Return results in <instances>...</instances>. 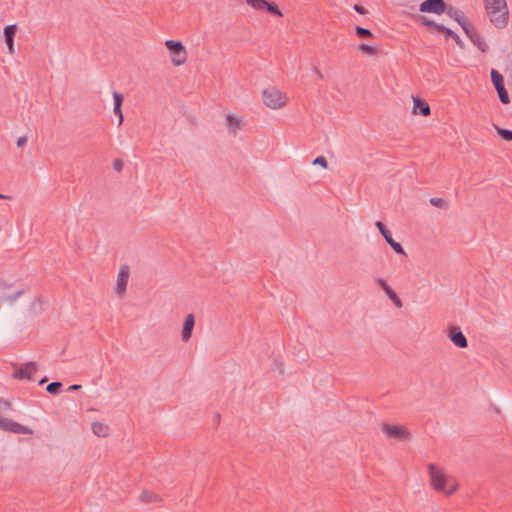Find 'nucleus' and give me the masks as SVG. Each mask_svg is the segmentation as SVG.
<instances>
[{
  "label": "nucleus",
  "mask_w": 512,
  "mask_h": 512,
  "mask_svg": "<svg viewBox=\"0 0 512 512\" xmlns=\"http://www.w3.org/2000/svg\"><path fill=\"white\" fill-rule=\"evenodd\" d=\"M427 467L431 486L434 490L446 495H452L457 491L458 484L452 478H449L442 468L434 463H429Z\"/></svg>",
  "instance_id": "f257e3e1"
},
{
  "label": "nucleus",
  "mask_w": 512,
  "mask_h": 512,
  "mask_svg": "<svg viewBox=\"0 0 512 512\" xmlns=\"http://www.w3.org/2000/svg\"><path fill=\"white\" fill-rule=\"evenodd\" d=\"M264 104L271 109H278L285 105L286 96L275 87H269L262 92Z\"/></svg>",
  "instance_id": "f03ea898"
},
{
  "label": "nucleus",
  "mask_w": 512,
  "mask_h": 512,
  "mask_svg": "<svg viewBox=\"0 0 512 512\" xmlns=\"http://www.w3.org/2000/svg\"><path fill=\"white\" fill-rule=\"evenodd\" d=\"M165 45L170 53L171 61L175 66H180L185 63L187 52L182 42L167 40Z\"/></svg>",
  "instance_id": "7ed1b4c3"
},
{
  "label": "nucleus",
  "mask_w": 512,
  "mask_h": 512,
  "mask_svg": "<svg viewBox=\"0 0 512 512\" xmlns=\"http://www.w3.org/2000/svg\"><path fill=\"white\" fill-rule=\"evenodd\" d=\"M491 81L498 93L499 100L502 104H509L510 97L505 88L504 77L503 75L496 69H491L490 72Z\"/></svg>",
  "instance_id": "20e7f679"
},
{
  "label": "nucleus",
  "mask_w": 512,
  "mask_h": 512,
  "mask_svg": "<svg viewBox=\"0 0 512 512\" xmlns=\"http://www.w3.org/2000/svg\"><path fill=\"white\" fill-rule=\"evenodd\" d=\"M0 430L11 432L14 434H26L32 435L33 430L27 426H24L12 419L4 418L0 416Z\"/></svg>",
  "instance_id": "39448f33"
},
{
  "label": "nucleus",
  "mask_w": 512,
  "mask_h": 512,
  "mask_svg": "<svg viewBox=\"0 0 512 512\" xmlns=\"http://www.w3.org/2000/svg\"><path fill=\"white\" fill-rule=\"evenodd\" d=\"M382 431L387 437L392 439L408 440L411 437L410 431L400 425H391L388 423H383Z\"/></svg>",
  "instance_id": "423d86ee"
},
{
  "label": "nucleus",
  "mask_w": 512,
  "mask_h": 512,
  "mask_svg": "<svg viewBox=\"0 0 512 512\" xmlns=\"http://www.w3.org/2000/svg\"><path fill=\"white\" fill-rule=\"evenodd\" d=\"M462 30L470 41L475 45L481 52L485 53L488 50V45L485 40L479 35L472 23L462 25Z\"/></svg>",
  "instance_id": "0eeeda50"
},
{
  "label": "nucleus",
  "mask_w": 512,
  "mask_h": 512,
  "mask_svg": "<svg viewBox=\"0 0 512 512\" xmlns=\"http://www.w3.org/2000/svg\"><path fill=\"white\" fill-rule=\"evenodd\" d=\"M375 226L377 227L380 234L383 236L385 241L389 244V246L393 249L395 253L405 255V250L403 246L393 239L391 231L386 227V225L383 222L376 221Z\"/></svg>",
  "instance_id": "6e6552de"
},
{
  "label": "nucleus",
  "mask_w": 512,
  "mask_h": 512,
  "mask_svg": "<svg viewBox=\"0 0 512 512\" xmlns=\"http://www.w3.org/2000/svg\"><path fill=\"white\" fill-rule=\"evenodd\" d=\"M445 10H447V4L444 0H424L419 5V11L422 13L441 15Z\"/></svg>",
  "instance_id": "1a4fd4ad"
},
{
  "label": "nucleus",
  "mask_w": 512,
  "mask_h": 512,
  "mask_svg": "<svg viewBox=\"0 0 512 512\" xmlns=\"http://www.w3.org/2000/svg\"><path fill=\"white\" fill-rule=\"evenodd\" d=\"M37 371L36 362H27L25 364L15 366L13 377L15 379L32 380V375Z\"/></svg>",
  "instance_id": "9d476101"
},
{
  "label": "nucleus",
  "mask_w": 512,
  "mask_h": 512,
  "mask_svg": "<svg viewBox=\"0 0 512 512\" xmlns=\"http://www.w3.org/2000/svg\"><path fill=\"white\" fill-rule=\"evenodd\" d=\"M448 337L458 348H466L468 346V340L458 326H451L448 329Z\"/></svg>",
  "instance_id": "9b49d317"
},
{
  "label": "nucleus",
  "mask_w": 512,
  "mask_h": 512,
  "mask_svg": "<svg viewBox=\"0 0 512 512\" xmlns=\"http://www.w3.org/2000/svg\"><path fill=\"white\" fill-rule=\"evenodd\" d=\"M376 283L384 291L386 296L395 304L396 307L401 308L403 306L401 299L385 279L377 278Z\"/></svg>",
  "instance_id": "f8f14e48"
},
{
  "label": "nucleus",
  "mask_w": 512,
  "mask_h": 512,
  "mask_svg": "<svg viewBox=\"0 0 512 512\" xmlns=\"http://www.w3.org/2000/svg\"><path fill=\"white\" fill-rule=\"evenodd\" d=\"M129 279V267L127 265H123L120 268V271L118 273L117 282H116V293L118 295H122L127 288Z\"/></svg>",
  "instance_id": "ddd939ff"
},
{
  "label": "nucleus",
  "mask_w": 512,
  "mask_h": 512,
  "mask_svg": "<svg viewBox=\"0 0 512 512\" xmlns=\"http://www.w3.org/2000/svg\"><path fill=\"white\" fill-rule=\"evenodd\" d=\"M412 98L414 103L412 113L415 115L429 116L431 113L429 104L420 97L412 96Z\"/></svg>",
  "instance_id": "4468645a"
},
{
  "label": "nucleus",
  "mask_w": 512,
  "mask_h": 512,
  "mask_svg": "<svg viewBox=\"0 0 512 512\" xmlns=\"http://www.w3.org/2000/svg\"><path fill=\"white\" fill-rule=\"evenodd\" d=\"M195 326V317L193 314H187L183 322V328L181 332V338L184 342H187L191 336Z\"/></svg>",
  "instance_id": "2eb2a0df"
},
{
  "label": "nucleus",
  "mask_w": 512,
  "mask_h": 512,
  "mask_svg": "<svg viewBox=\"0 0 512 512\" xmlns=\"http://www.w3.org/2000/svg\"><path fill=\"white\" fill-rule=\"evenodd\" d=\"M490 16V22L498 29H503L508 24V9H504L498 14H488Z\"/></svg>",
  "instance_id": "dca6fc26"
},
{
  "label": "nucleus",
  "mask_w": 512,
  "mask_h": 512,
  "mask_svg": "<svg viewBox=\"0 0 512 512\" xmlns=\"http://www.w3.org/2000/svg\"><path fill=\"white\" fill-rule=\"evenodd\" d=\"M445 13L455 20L461 27L462 25L470 24L471 22L464 16L463 12L457 9L454 6L447 5V10Z\"/></svg>",
  "instance_id": "f3484780"
},
{
  "label": "nucleus",
  "mask_w": 512,
  "mask_h": 512,
  "mask_svg": "<svg viewBox=\"0 0 512 512\" xmlns=\"http://www.w3.org/2000/svg\"><path fill=\"white\" fill-rule=\"evenodd\" d=\"M17 32V25L10 24L4 28L5 43L10 53L14 52V38Z\"/></svg>",
  "instance_id": "a211bd4d"
},
{
  "label": "nucleus",
  "mask_w": 512,
  "mask_h": 512,
  "mask_svg": "<svg viewBox=\"0 0 512 512\" xmlns=\"http://www.w3.org/2000/svg\"><path fill=\"white\" fill-rule=\"evenodd\" d=\"M485 8L488 14H498L507 8L506 0H485Z\"/></svg>",
  "instance_id": "6ab92c4d"
},
{
  "label": "nucleus",
  "mask_w": 512,
  "mask_h": 512,
  "mask_svg": "<svg viewBox=\"0 0 512 512\" xmlns=\"http://www.w3.org/2000/svg\"><path fill=\"white\" fill-rule=\"evenodd\" d=\"M113 100H114L113 111H114L115 115L118 116V118H119L118 125L120 126L124 121V117H123V113H122V104L124 101V96H123V94H121L117 91H114L113 92Z\"/></svg>",
  "instance_id": "aec40b11"
},
{
  "label": "nucleus",
  "mask_w": 512,
  "mask_h": 512,
  "mask_svg": "<svg viewBox=\"0 0 512 512\" xmlns=\"http://www.w3.org/2000/svg\"><path fill=\"white\" fill-rule=\"evenodd\" d=\"M415 19L421 25L428 27V28H432L441 33L444 31V29L446 27L443 24H438V23L434 22L433 20L429 19L428 17H426L424 15H417V16H415Z\"/></svg>",
  "instance_id": "412c9836"
},
{
  "label": "nucleus",
  "mask_w": 512,
  "mask_h": 512,
  "mask_svg": "<svg viewBox=\"0 0 512 512\" xmlns=\"http://www.w3.org/2000/svg\"><path fill=\"white\" fill-rule=\"evenodd\" d=\"M109 426L106 424H103L101 422H93L92 423V431L95 435L99 437H106L109 434Z\"/></svg>",
  "instance_id": "4be33fe9"
},
{
  "label": "nucleus",
  "mask_w": 512,
  "mask_h": 512,
  "mask_svg": "<svg viewBox=\"0 0 512 512\" xmlns=\"http://www.w3.org/2000/svg\"><path fill=\"white\" fill-rule=\"evenodd\" d=\"M444 34V37L445 39H452L455 41L456 45L461 48V49H464L465 47V44L464 42L462 41V39L460 38V36L455 33L453 30H451L450 28L448 27H445L444 31L442 32Z\"/></svg>",
  "instance_id": "5701e85b"
},
{
  "label": "nucleus",
  "mask_w": 512,
  "mask_h": 512,
  "mask_svg": "<svg viewBox=\"0 0 512 512\" xmlns=\"http://www.w3.org/2000/svg\"><path fill=\"white\" fill-rule=\"evenodd\" d=\"M227 126L231 131H236L241 128V117L228 114L226 116Z\"/></svg>",
  "instance_id": "b1692460"
},
{
  "label": "nucleus",
  "mask_w": 512,
  "mask_h": 512,
  "mask_svg": "<svg viewBox=\"0 0 512 512\" xmlns=\"http://www.w3.org/2000/svg\"><path fill=\"white\" fill-rule=\"evenodd\" d=\"M263 11H265L271 15L277 16V17L282 16L281 10L279 9L278 5L274 2L267 1V3L265 4V6L263 8Z\"/></svg>",
  "instance_id": "393cba45"
},
{
  "label": "nucleus",
  "mask_w": 512,
  "mask_h": 512,
  "mask_svg": "<svg viewBox=\"0 0 512 512\" xmlns=\"http://www.w3.org/2000/svg\"><path fill=\"white\" fill-rule=\"evenodd\" d=\"M358 49L360 52H362L365 55L374 56L378 53V48L372 45H368L365 43H361L358 46Z\"/></svg>",
  "instance_id": "a878e982"
},
{
  "label": "nucleus",
  "mask_w": 512,
  "mask_h": 512,
  "mask_svg": "<svg viewBox=\"0 0 512 512\" xmlns=\"http://www.w3.org/2000/svg\"><path fill=\"white\" fill-rule=\"evenodd\" d=\"M62 386H63L62 382L54 381V382L49 383L46 386V391L49 394L58 395L61 392Z\"/></svg>",
  "instance_id": "bb28decb"
},
{
  "label": "nucleus",
  "mask_w": 512,
  "mask_h": 512,
  "mask_svg": "<svg viewBox=\"0 0 512 512\" xmlns=\"http://www.w3.org/2000/svg\"><path fill=\"white\" fill-rule=\"evenodd\" d=\"M497 131V134L505 141H512V130L501 128L497 125H494Z\"/></svg>",
  "instance_id": "cd10ccee"
},
{
  "label": "nucleus",
  "mask_w": 512,
  "mask_h": 512,
  "mask_svg": "<svg viewBox=\"0 0 512 512\" xmlns=\"http://www.w3.org/2000/svg\"><path fill=\"white\" fill-rule=\"evenodd\" d=\"M355 34L357 37L363 38V39L373 37V33L371 32V30H369L367 28L360 27V26L355 27Z\"/></svg>",
  "instance_id": "c85d7f7f"
},
{
  "label": "nucleus",
  "mask_w": 512,
  "mask_h": 512,
  "mask_svg": "<svg viewBox=\"0 0 512 512\" xmlns=\"http://www.w3.org/2000/svg\"><path fill=\"white\" fill-rule=\"evenodd\" d=\"M140 499L144 502V503H151L153 501H158V497L157 495H155L153 492H150V491H143L140 495Z\"/></svg>",
  "instance_id": "c756f323"
},
{
  "label": "nucleus",
  "mask_w": 512,
  "mask_h": 512,
  "mask_svg": "<svg viewBox=\"0 0 512 512\" xmlns=\"http://www.w3.org/2000/svg\"><path fill=\"white\" fill-rule=\"evenodd\" d=\"M430 204L441 209L448 208V202L443 198L433 197L429 200Z\"/></svg>",
  "instance_id": "7c9ffc66"
},
{
  "label": "nucleus",
  "mask_w": 512,
  "mask_h": 512,
  "mask_svg": "<svg viewBox=\"0 0 512 512\" xmlns=\"http://www.w3.org/2000/svg\"><path fill=\"white\" fill-rule=\"evenodd\" d=\"M25 289H20L13 294H9L6 297L2 298V301L8 302L9 304L14 303L21 295L25 293Z\"/></svg>",
  "instance_id": "2f4dec72"
},
{
  "label": "nucleus",
  "mask_w": 512,
  "mask_h": 512,
  "mask_svg": "<svg viewBox=\"0 0 512 512\" xmlns=\"http://www.w3.org/2000/svg\"><path fill=\"white\" fill-rule=\"evenodd\" d=\"M247 4L257 10H263L267 0H246Z\"/></svg>",
  "instance_id": "473e14b6"
},
{
  "label": "nucleus",
  "mask_w": 512,
  "mask_h": 512,
  "mask_svg": "<svg viewBox=\"0 0 512 512\" xmlns=\"http://www.w3.org/2000/svg\"><path fill=\"white\" fill-rule=\"evenodd\" d=\"M312 164H313V165H319V166H321V167H323V168H327V167H328V161H327V159H326L324 156H322V155H320V156L316 157V158L313 160Z\"/></svg>",
  "instance_id": "72a5a7b5"
},
{
  "label": "nucleus",
  "mask_w": 512,
  "mask_h": 512,
  "mask_svg": "<svg viewBox=\"0 0 512 512\" xmlns=\"http://www.w3.org/2000/svg\"><path fill=\"white\" fill-rule=\"evenodd\" d=\"M13 407H12V404L10 401L8 400H4L1 398V402H0V412H5L7 410H12Z\"/></svg>",
  "instance_id": "f704fd0d"
},
{
  "label": "nucleus",
  "mask_w": 512,
  "mask_h": 512,
  "mask_svg": "<svg viewBox=\"0 0 512 512\" xmlns=\"http://www.w3.org/2000/svg\"><path fill=\"white\" fill-rule=\"evenodd\" d=\"M123 166H124V162L120 159V158H117L114 160L113 162V168L117 171V172H121L122 169H123Z\"/></svg>",
  "instance_id": "c9c22d12"
},
{
  "label": "nucleus",
  "mask_w": 512,
  "mask_h": 512,
  "mask_svg": "<svg viewBox=\"0 0 512 512\" xmlns=\"http://www.w3.org/2000/svg\"><path fill=\"white\" fill-rule=\"evenodd\" d=\"M273 363H274V366L278 369V371H279L280 373H283V372H284V369H283V367H284V362L282 361V359H281V358H278V357H277V358H275V359H274V361H273Z\"/></svg>",
  "instance_id": "e433bc0d"
},
{
  "label": "nucleus",
  "mask_w": 512,
  "mask_h": 512,
  "mask_svg": "<svg viewBox=\"0 0 512 512\" xmlns=\"http://www.w3.org/2000/svg\"><path fill=\"white\" fill-rule=\"evenodd\" d=\"M353 9H354L358 14H361V15H366V14H368V10H367L364 6H362V5H360V4H354V5H353Z\"/></svg>",
  "instance_id": "4c0bfd02"
},
{
  "label": "nucleus",
  "mask_w": 512,
  "mask_h": 512,
  "mask_svg": "<svg viewBox=\"0 0 512 512\" xmlns=\"http://www.w3.org/2000/svg\"><path fill=\"white\" fill-rule=\"evenodd\" d=\"M27 141H28L27 136H21L17 139L16 144L18 147H23L27 143Z\"/></svg>",
  "instance_id": "58836bf2"
},
{
  "label": "nucleus",
  "mask_w": 512,
  "mask_h": 512,
  "mask_svg": "<svg viewBox=\"0 0 512 512\" xmlns=\"http://www.w3.org/2000/svg\"><path fill=\"white\" fill-rule=\"evenodd\" d=\"M81 388V385L79 384H73L71 386L68 387L67 391L68 392H74V391H77Z\"/></svg>",
  "instance_id": "ea45409f"
},
{
  "label": "nucleus",
  "mask_w": 512,
  "mask_h": 512,
  "mask_svg": "<svg viewBox=\"0 0 512 512\" xmlns=\"http://www.w3.org/2000/svg\"><path fill=\"white\" fill-rule=\"evenodd\" d=\"M48 381V378L47 377H44L42 378L40 381H39V385H43L44 383H46Z\"/></svg>",
  "instance_id": "a19ab883"
},
{
  "label": "nucleus",
  "mask_w": 512,
  "mask_h": 512,
  "mask_svg": "<svg viewBox=\"0 0 512 512\" xmlns=\"http://www.w3.org/2000/svg\"><path fill=\"white\" fill-rule=\"evenodd\" d=\"M315 72H316L317 76H318L320 79H322V78H323L322 73H321L317 68H315Z\"/></svg>",
  "instance_id": "79ce46f5"
},
{
  "label": "nucleus",
  "mask_w": 512,
  "mask_h": 512,
  "mask_svg": "<svg viewBox=\"0 0 512 512\" xmlns=\"http://www.w3.org/2000/svg\"><path fill=\"white\" fill-rule=\"evenodd\" d=\"M6 198H8V197L0 193V199H6Z\"/></svg>",
  "instance_id": "37998d69"
},
{
  "label": "nucleus",
  "mask_w": 512,
  "mask_h": 512,
  "mask_svg": "<svg viewBox=\"0 0 512 512\" xmlns=\"http://www.w3.org/2000/svg\"><path fill=\"white\" fill-rule=\"evenodd\" d=\"M4 287H5V288H10V287H11V285H10V284H4Z\"/></svg>",
  "instance_id": "c03bdc74"
},
{
  "label": "nucleus",
  "mask_w": 512,
  "mask_h": 512,
  "mask_svg": "<svg viewBox=\"0 0 512 512\" xmlns=\"http://www.w3.org/2000/svg\"><path fill=\"white\" fill-rule=\"evenodd\" d=\"M216 419L219 422V419H220V415L219 414H216Z\"/></svg>",
  "instance_id": "a18cd8bd"
}]
</instances>
